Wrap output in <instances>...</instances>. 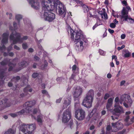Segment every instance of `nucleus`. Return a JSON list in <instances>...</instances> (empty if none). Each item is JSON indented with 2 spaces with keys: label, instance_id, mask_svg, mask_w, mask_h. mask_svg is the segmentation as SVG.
<instances>
[{
  "label": "nucleus",
  "instance_id": "f257e3e1",
  "mask_svg": "<svg viewBox=\"0 0 134 134\" xmlns=\"http://www.w3.org/2000/svg\"><path fill=\"white\" fill-rule=\"evenodd\" d=\"M58 3L55 1L53 5L52 0H41V4L44 13L43 18L45 20L51 21L55 18L54 14L51 11L57 8V3Z\"/></svg>",
  "mask_w": 134,
  "mask_h": 134
},
{
  "label": "nucleus",
  "instance_id": "f03ea898",
  "mask_svg": "<svg viewBox=\"0 0 134 134\" xmlns=\"http://www.w3.org/2000/svg\"><path fill=\"white\" fill-rule=\"evenodd\" d=\"M68 32L69 33H70L71 38L74 40L75 42H76L78 45L77 46L79 50L82 51L84 47L83 43L82 41L86 43L88 41L85 36L83 34L82 31L80 30H76L75 32L70 26H68Z\"/></svg>",
  "mask_w": 134,
  "mask_h": 134
},
{
  "label": "nucleus",
  "instance_id": "7ed1b4c3",
  "mask_svg": "<svg viewBox=\"0 0 134 134\" xmlns=\"http://www.w3.org/2000/svg\"><path fill=\"white\" fill-rule=\"evenodd\" d=\"M35 104L34 101L28 102H26L24 105V106L25 107V109H23L16 113L11 114L10 115L13 117H15L18 115H20L24 113L25 112L26 113H30L32 116V114H34L36 113H39L40 111L39 109H34L33 112L31 111V107L34 105Z\"/></svg>",
  "mask_w": 134,
  "mask_h": 134
},
{
  "label": "nucleus",
  "instance_id": "20e7f679",
  "mask_svg": "<svg viewBox=\"0 0 134 134\" xmlns=\"http://www.w3.org/2000/svg\"><path fill=\"white\" fill-rule=\"evenodd\" d=\"M114 102L115 103L114 107H116L119 105V103L121 104L123 103L124 106L127 108L131 106L132 102L130 96L127 94L122 95L119 101L118 97H116L115 99Z\"/></svg>",
  "mask_w": 134,
  "mask_h": 134
},
{
  "label": "nucleus",
  "instance_id": "39448f33",
  "mask_svg": "<svg viewBox=\"0 0 134 134\" xmlns=\"http://www.w3.org/2000/svg\"><path fill=\"white\" fill-rule=\"evenodd\" d=\"M35 129L34 124H23L20 126V130L25 134H33V131Z\"/></svg>",
  "mask_w": 134,
  "mask_h": 134
},
{
  "label": "nucleus",
  "instance_id": "423d86ee",
  "mask_svg": "<svg viewBox=\"0 0 134 134\" xmlns=\"http://www.w3.org/2000/svg\"><path fill=\"white\" fill-rule=\"evenodd\" d=\"M88 95L85 98L82 102L83 105L87 108L91 107L92 106L93 98V92L91 91L88 93Z\"/></svg>",
  "mask_w": 134,
  "mask_h": 134
},
{
  "label": "nucleus",
  "instance_id": "0eeeda50",
  "mask_svg": "<svg viewBox=\"0 0 134 134\" xmlns=\"http://www.w3.org/2000/svg\"><path fill=\"white\" fill-rule=\"evenodd\" d=\"M55 1H57L58 2V3H57V7L58 6V10L59 15L62 17L64 18L65 17L66 13L65 8L62 4L59 3V1L57 0H54L53 3Z\"/></svg>",
  "mask_w": 134,
  "mask_h": 134
},
{
  "label": "nucleus",
  "instance_id": "6e6552de",
  "mask_svg": "<svg viewBox=\"0 0 134 134\" xmlns=\"http://www.w3.org/2000/svg\"><path fill=\"white\" fill-rule=\"evenodd\" d=\"M20 36L19 34L16 33L15 31H14L13 34L10 35V38L11 40H13L14 44L17 42L20 43L22 41V39L20 38Z\"/></svg>",
  "mask_w": 134,
  "mask_h": 134
},
{
  "label": "nucleus",
  "instance_id": "1a4fd4ad",
  "mask_svg": "<svg viewBox=\"0 0 134 134\" xmlns=\"http://www.w3.org/2000/svg\"><path fill=\"white\" fill-rule=\"evenodd\" d=\"M75 117L79 120L81 121L83 120L85 117V111L81 109L77 110L76 111Z\"/></svg>",
  "mask_w": 134,
  "mask_h": 134
},
{
  "label": "nucleus",
  "instance_id": "9d476101",
  "mask_svg": "<svg viewBox=\"0 0 134 134\" xmlns=\"http://www.w3.org/2000/svg\"><path fill=\"white\" fill-rule=\"evenodd\" d=\"M131 10L129 6H127L125 8L124 7L121 13L122 18H123L125 20H127L129 18L128 12Z\"/></svg>",
  "mask_w": 134,
  "mask_h": 134
},
{
  "label": "nucleus",
  "instance_id": "9b49d317",
  "mask_svg": "<svg viewBox=\"0 0 134 134\" xmlns=\"http://www.w3.org/2000/svg\"><path fill=\"white\" fill-rule=\"evenodd\" d=\"M71 118V112L69 110H66L64 111L62 117V121L64 123L67 122Z\"/></svg>",
  "mask_w": 134,
  "mask_h": 134
},
{
  "label": "nucleus",
  "instance_id": "f8f14e48",
  "mask_svg": "<svg viewBox=\"0 0 134 134\" xmlns=\"http://www.w3.org/2000/svg\"><path fill=\"white\" fill-rule=\"evenodd\" d=\"M112 129H114L113 131L116 132L118 130L122 129L123 127V125L122 122L120 121H119L116 122L112 123Z\"/></svg>",
  "mask_w": 134,
  "mask_h": 134
},
{
  "label": "nucleus",
  "instance_id": "ddd939ff",
  "mask_svg": "<svg viewBox=\"0 0 134 134\" xmlns=\"http://www.w3.org/2000/svg\"><path fill=\"white\" fill-rule=\"evenodd\" d=\"M31 7L34 9L38 10L40 7V4L39 0H28Z\"/></svg>",
  "mask_w": 134,
  "mask_h": 134
},
{
  "label": "nucleus",
  "instance_id": "4468645a",
  "mask_svg": "<svg viewBox=\"0 0 134 134\" xmlns=\"http://www.w3.org/2000/svg\"><path fill=\"white\" fill-rule=\"evenodd\" d=\"M82 92V89L80 87L77 86L74 88L73 94L74 98H78Z\"/></svg>",
  "mask_w": 134,
  "mask_h": 134
},
{
  "label": "nucleus",
  "instance_id": "2eb2a0df",
  "mask_svg": "<svg viewBox=\"0 0 134 134\" xmlns=\"http://www.w3.org/2000/svg\"><path fill=\"white\" fill-rule=\"evenodd\" d=\"M115 108L113 110V114L114 112L118 114V115H119L120 114L124 113V111L123 108L120 106L119 105L116 107H114Z\"/></svg>",
  "mask_w": 134,
  "mask_h": 134
},
{
  "label": "nucleus",
  "instance_id": "dca6fc26",
  "mask_svg": "<svg viewBox=\"0 0 134 134\" xmlns=\"http://www.w3.org/2000/svg\"><path fill=\"white\" fill-rule=\"evenodd\" d=\"M71 97H70L69 98H66L65 100L64 103L63 108H67V106L69 105L71 103Z\"/></svg>",
  "mask_w": 134,
  "mask_h": 134
},
{
  "label": "nucleus",
  "instance_id": "f3484780",
  "mask_svg": "<svg viewBox=\"0 0 134 134\" xmlns=\"http://www.w3.org/2000/svg\"><path fill=\"white\" fill-rule=\"evenodd\" d=\"M8 33H5L3 35V38L2 40V42L3 43L7 42L8 40V36L9 35Z\"/></svg>",
  "mask_w": 134,
  "mask_h": 134
},
{
  "label": "nucleus",
  "instance_id": "a211bd4d",
  "mask_svg": "<svg viewBox=\"0 0 134 134\" xmlns=\"http://www.w3.org/2000/svg\"><path fill=\"white\" fill-rule=\"evenodd\" d=\"M131 54V53L127 50H123L122 55L125 58L129 57Z\"/></svg>",
  "mask_w": 134,
  "mask_h": 134
},
{
  "label": "nucleus",
  "instance_id": "6ab92c4d",
  "mask_svg": "<svg viewBox=\"0 0 134 134\" xmlns=\"http://www.w3.org/2000/svg\"><path fill=\"white\" fill-rule=\"evenodd\" d=\"M15 133V130L11 129H9L6 131L4 134H14Z\"/></svg>",
  "mask_w": 134,
  "mask_h": 134
},
{
  "label": "nucleus",
  "instance_id": "aec40b11",
  "mask_svg": "<svg viewBox=\"0 0 134 134\" xmlns=\"http://www.w3.org/2000/svg\"><path fill=\"white\" fill-rule=\"evenodd\" d=\"M42 116L41 114L39 115L37 117L36 120L39 124H41L42 122Z\"/></svg>",
  "mask_w": 134,
  "mask_h": 134
},
{
  "label": "nucleus",
  "instance_id": "412c9836",
  "mask_svg": "<svg viewBox=\"0 0 134 134\" xmlns=\"http://www.w3.org/2000/svg\"><path fill=\"white\" fill-rule=\"evenodd\" d=\"M112 104L107 103L106 105V108L108 111H110L111 112H113V110L112 109H110V107L112 106Z\"/></svg>",
  "mask_w": 134,
  "mask_h": 134
},
{
  "label": "nucleus",
  "instance_id": "4be33fe9",
  "mask_svg": "<svg viewBox=\"0 0 134 134\" xmlns=\"http://www.w3.org/2000/svg\"><path fill=\"white\" fill-rule=\"evenodd\" d=\"M24 91L25 92L28 91L30 92H31L32 91V89L29 86H28L25 88Z\"/></svg>",
  "mask_w": 134,
  "mask_h": 134
},
{
  "label": "nucleus",
  "instance_id": "5701e85b",
  "mask_svg": "<svg viewBox=\"0 0 134 134\" xmlns=\"http://www.w3.org/2000/svg\"><path fill=\"white\" fill-rule=\"evenodd\" d=\"M101 17L105 19H107L108 18L107 14L105 12H103L102 13H100Z\"/></svg>",
  "mask_w": 134,
  "mask_h": 134
},
{
  "label": "nucleus",
  "instance_id": "b1692460",
  "mask_svg": "<svg viewBox=\"0 0 134 134\" xmlns=\"http://www.w3.org/2000/svg\"><path fill=\"white\" fill-rule=\"evenodd\" d=\"M83 8L84 12H87L88 11L89 9L87 6L83 5Z\"/></svg>",
  "mask_w": 134,
  "mask_h": 134
},
{
  "label": "nucleus",
  "instance_id": "393cba45",
  "mask_svg": "<svg viewBox=\"0 0 134 134\" xmlns=\"http://www.w3.org/2000/svg\"><path fill=\"white\" fill-rule=\"evenodd\" d=\"M114 99V98H109L108 100L107 103L111 104L112 105L113 104V100Z\"/></svg>",
  "mask_w": 134,
  "mask_h": 134
},
{
  "label": "nucleus",
  "instance_id": "a878e982",
  "mask_svg": "<svg viewBox=\"0 0 134 134\" xmlns=\"http://www.w3.org/2000/svg\"><path fill=\"white\" fill-rule=\"evenodd\" d=\"M92 113L95 114H99L98 112L97 111V110L96 109H93L92 111Z\"/></svg>",
  "mask_w": 134,
  "mask_h": 134
},
{
  "label": "nucleus",
  "instance_id": "bb28decb",
  "mask_svg": "<svg viewBox=\"0 0 134 134\" xmlns=\"http://www.w3.org/2000/svg\"><path fill=\"white\" fill-rule=\"evenodd\" d=\"M25 62H23V63H20L19 64V66L20 67V68H20V69L22 68L23 67H24L25 66H24V64H25Z\"/></svg>",
  "mask_w": 134,
  "mask_h": 134
},
{
  "label": "nucleus",
  "instance_id": "cd10ccee",
  "mask_svg": "<svg viewBox=\"0 0 134 134\" xmlns=\"http://www.w3.org/2000/svg\"><path fill=\"white\" fill-rule=\"evenodd\" d=\"M110 96V95L108 93L106 94L104 96V98L106 100L108 99Z\"/></svg>",
  "mask_w": 134,
  "mask_h": 134
},
{
  "label": "nucleus",
  "instance_id": "c85d7f7f",
  "mask_svg": "<svg viewBox=\"0 0 134 134\" xmlns=\"http://www.w3.org/2000/svg\"><path fill=\"white\" fill-rule=\"evenodd\" d=\"M22 16L21 15L19 14L17 15H16V19L18 20H19L22 18Z\"/></svg>",
  "mask_w": 134,
  "mask_h": 134
},
{
  "label": "nucleus",
  "instance_id": "c756f323",
  "mask_svg": "<svg viewBox=\"0 0 134 134\" xmlns=\"http://www.w3.org/2000/svg\"><path fill=\"white\" fill-rule=\"evenodd\" d=\"M99 52L100 54L102 55H104L105 54V53L102 50H99Z\"/></svg>",
  "mask_w": 134,
  "mask_h": 134
},
{
  "label": "nucleus",
  "instance_id": "7c9ffc66",
  "mask_svg": "<svg viewBox=\"0 0 134 134\" xmlns=\"http://www.w3.org/2000/svg\"><path fill=\"white\" fill-rule=\"evenodd\" d=\"M110 26L112 28H114L116 26V24L113 23H111L110 24Z\"/></svg>",
  "mask_w": 134,
  "mask_h": 134
},
{
  "label": "nucleus",
  "instance_id": "2f4dec72",
  "mask_svg": "<svg viewBox=\"0 0 134 134\" xmlns=\"http://www.w3.org/2000/svg\"><path fill=\"white\" fill-rule=\"evenodd\" d=\"M129 19V22L131 23H134V19L131 18H129H129L128 19Z\"/></svg>",
  "mask_w": 134,
  "mask_h": 134
},
{
  "label": "nucleus",
  "instance_id": "473e14b6",
  "mask_svg": "<svg viewBox=\"0 0 134 134\" xmlns=\"http://www.w3.org/2000/svg\"><path fill=\"white\" fill-rule=\"evenodd\" d=\"M38 74L37 73L35 72L32 75V77L34 78H36L38 75Z\"/></svg>",
  "mask_w": 134,
  "mask_h": 134
},
{
  "label": "nucleus",
  "instance_id": "72a5a7b5",
  "mask_svg": "<svg viewBox=\"0 0 134 134\" xmlns=\"http://www.w3.org/2000/svg\"><path fill=\"white\" fill-rule=\"evenodd\" d=\"M125 47V46L124 45H122L121 47H118L117 48V49L118 51H119L124 48Z\"/></svg>",
  "mask_w": 134,
  "mask_h": 134
},
{
  "label": "nucleus",
  "instance_id": "f704fd0d",
  "mask_svg": "<svg viewBox=\"0 0 134 134\" xmlns=\"http://www.w3.org/2000/svg\"><path fill=\"white\" fill-rule=\"evenodd\" d=\"M47 62H45L44 65H42L41 66V69H43L45 68L47 66Z\"/></svg>",
  "mask_w": 134,
  "mask_h": 134
},
{
  "label": "nucleus",
  "instance_id": "c9c22d12",
  "mask_svg": "<svg viewBox=\"0 0 134 134\" xmlns=\"http://www.w3.org/2000/svg\"><path fill=\"white\" fill-rule=\"evenodd\" d=\"M22 46L23 48L24 49H26L27 47V45L26 43H23L22 45Z\"/></svg>",
  "mask_w": 134,
  "mask_h": 134
},
{
  "label": "nucleus",
  "instance_id": "e433bc0d",
  "mask_svg": "<svg viewBox=\"0 0 134 134\" xmlns=\"http://www.w3.org/2000/svg\"><path fill=\"white\" fill-rule=\"evenodd\" d=\"M101 24H100L99 23V24H98V22H97V23L93 27V30H94V29L96 28L97 26L98 25H101Z\"/></svg>",
  "mask_w": 134,
  "mask_h": 134
},
{
  "label": "nucleus",
  "instance_id": "4c0bfd02",
  "mask_svg": "<svg viewBox=\"0 0 134 134\" xmlns=\"http://www.w3.org/2000/svg\"><path fill=\"white\" fill-rule=\"evenodd\" d=\"M122 4H124V5L125 6H126V7L127 6V3L126 1L124 0V1H122Z\"/></svg>",
  "mask_w": 134,
  "mask_h": 134
},
{
  "label": "nucleus",
  "instance_id": "58836bf2",
  "mask_svg": "<svg viewBox=\"0 0 134 134\" xmlns=\"http://www.w3.org/2000/svg\"><path fill=\"white\" fill-rule=\"evenodd\" d=\"M112 60L114 59L116 61L117 59V57L115 55H113L112 56Z\"/></svg>",
  "mask_w": 134,
  "mask_h": 134
},
{
  "label": "nucleus",
  "instance_id": "ea45409f",
  "mask_svg": "<svg viewBox=\"0 0 134 134\" xmlns=\"http://www.w3.org/2000/svg\"><path fill=\"white\" fill-rule=\"evenodd\" d=\"M125 81L124 80H123L122 81L120 82V86H123L125 83Z\"/></svg>",
  "mask_w": 134,
  "mask_h": 134
},
{
  "label": "nucleus",
  "instance_id": "a19ab883",
  "mask_svg": "<svg viewBox=\"0 0 134 134\" xmlns=\"http://www.w3.org/2000/svg\"><path fill=\"white\" fill-rule=\"evenodd\" d=\"M42 93L44 94L47 95L48 94V93L45 90H43L42 91Z\"/></svg>",
  "mask_w": 134,
  "mask_h": 134
},
{
  "label": "nucleus",
  "instance_id": "79ce46f5",
  "mask_svg": "<svg viewBox=\"0 0 134 134\" xmlns=\"http://www.w3.org/2000/svg\"><path fill=\"white\" fill-rule=\"evenodd\" d=\"M76 65H74L72 67V70L75 71L76 68Z\"/></svg>",
  "mask_w": 134,
  "mask_h": 134
},
{
  "label": "nucleus",
  "instance_id": "37998d69",
  "mask_svg": "<svg viewBox=\"0 0 134 134\" xmlns=\"http://www.w3.org/2000/svg\"><path fill=\"white\" fill-rule=\"evenodd\" d=\"M79 105V102L78 101L77 103H76L75 104V108H77Z\"/></svg>",
  "mask_w": 134,
  "mask_h": 134
},
{
  "label": "nucleus",
  "instance_id": "c03bdc74",
  "mask_svg": "<svg viewBox=\"0 0 134 134\" xmlns=\"http://www.w3.org/2000/svg\"><path fill=\"white\" fill-rule=\"evenodd\" d=\"M126 37V35L125 34H122L121 36V38L122 39H124Z\"/></svg>",
  "mask_w": 134,
  "mask_h": 134
},
{
  "label": "nucleus",
  "instance_id": "a18cd8bd",
  "mask_svg": "<svg viewBox=\"0 0 134 134\" xmlns=\"http://www.w3.org/2000/svg\"><path fill=\"white\" fill-rule=\"evenodd\" d=\"M4 105H5L6 107H9L10 105V104L8 103H4Z\"/></svg>",
  "mask_w": 134,
  "mask_h": 134
},
{
  "label": "nucleus",
  "instance_id": "49530a36",
  "mask_svg": "<svg viewBox=\"0 0 134 134\" xmlns=\"http://www.w3.org/2000/svg\"><path fill=\"white\" fill-rule=\"evenodd\" d=\"M111 75L110 73H108L107 75V77L109 79L111 77Z\"/></svg>",
  "mask_w": 134,
  "mask_h": 134
},
{
  "label": "nucleus",
  "instance_id": "de8ad7c7",
  "mask_svg": "<svg viewBox=\"0 0 134 134\" xmlns=\"http://www.w3.org/2000/svg\"><path fill=\"white\" fill-rule=\"evenodd\" d=\"M109 32L111 34H112L114 32V31L113 30H111L110 29H109L108 30Z\"/></svg>",
  "mask_w": 134,
  "mask_h": 134
},
{
  "label": "nucleus",
  "instance_id": "09e8293b",
  "mask_svg": "<svg viewBox=\"0 0 134 134\" xmlns=\"http://www.w3.org/2000/svg\"><path fill=\"white\" fill-rule=\"evenodd\" d=\"M62 98H59L57 100L56 102L57 103H59L61 100Z\"/></svg>",
  "mask_w": 134,
  "mask_h": 134
},
{
  "label": "nucleus",
  "instance_id": "8fccbe9b",
  "mask_svg": "<svg viewBox=\"0 0 134 134\" xmlns=\"http://www.w3.org/2000/svg\"><path fill=\"white\" fill-rule=\"evenodd\" d=\"M106 113V111L105 110H103L101 112V114L102 115H104Z\"/></svg>",
  "mask_w": 134,
  "mask_h": 134
},
{
  "label": "nucleus",
  "instance_id": "3c124183",
  "mask_svg": "<svg viewBox=\"0 0 134 134\" xmlns=\"http://www.w3.org/2000/svg\"><path fill=\"white\" fill-rule=\"evenodd\" d=\"M129 119V115H127L126 117V118L125 119V121H127Z\"/></svg>",
  "mask_w": 134,
  "mask_h": 134
},
{
  "label": "nucleus",
  "instance_id": "603ef678",
  "mask_svg": "<svg viewBox=\"0 0 134 134\" xmlns=\"http://www.w3.org/2000/svg\"><path fill=\"white\" fill-rule=\"evenodd\" d=\"M113 22L115 24H118V21H117L116 19H115L114 20Z\"/></svg>",
  "mask_w": 134,
  "mask_h": 134
},
{
  "label": "nucleus",
  "instance_id": "864d4df0",
  "mask_svg": "<svg viewBox=\"0 0 134 134\" xmlns=\"http://www.w3.org/2000/svg\"><path fill=\"white\" fill-rule=\"evenodd\" d=\"M14 48L15 49H16L17 50H19V48L16 45L14 46Z\"/></svg>",
  "mask_w": 134,
  "mask_h": 134
},
{
  "label": "nucleus",
  "instance_id": "5fc2aeb1",
  "mask_svg": "<svg viewBox=\"0 0 134 134\" xmlns=\"http://www.w3.org/2000/svg\"><path fill=\"white\" fill-rule=\"evenodd\" d=\"M131 112L130 111H128L126 112L125 113V115H128L130 114Z\"/></svg>",
  "mask_w": 134,
  "mask_h": 134
},
{
  "label": "nucleus",
  "instance_id": "6e6d98bb",
  "mask_svg": "<svg viewBox=\"0 0 134 134\" xmlns=\"http://www.w3.org/2000/svg\"><path fill=\"white\" fill-rule=\"evenodd\" d=\"M94 128V125H92L90 127V129L92 130Z\"/></svg>",
  "mask_w": 134,
  "mask_h": 134
},
{
  "label": "nucleus",
  "instance_id": "4d7b16f0",
  "mask_svg": "<svg viewBox=\"0 0 134 134\" xmlns=\"http://www.w3.org/2000/svg\"><path fill=\"white\" fill-rule=\"evenodd\" d=\"M39 58L37 56H35L34 57L35 60H38L39 59Z\"/></svg>",
  "mask_w": 134,
  "mask_h": 134
},
{
  "label": "nucleus",
  "instance_id": "13d9d810",
  "mask_svg": "<svg viewBox=\"0 0 134 134\" xmlns=\"http://www.w3.org/2000/svg\"><path fill=\"white\" fill-rule=\"evenodd\" d=\"M28 51L30 52H32L33 51V49L32 48H30L28 49Z\"/></svg>",
  "mask_w": 134,
  "mask_h": 134
},
{
  "label": "nucleus",
  "instance_id": "bf43d9fd",
  "mask_svg": "<svg viewBox=\"0 0 134 134\" xmlns=\"http://www.w3.org/2000/svg\"><path fill=\"white\" fill-rule=\"evenodd\" d=\"M8 86L9 87H11L12 86V84L11 83L9 82L8 84Z\"/></svg>",
  "mask_w": 134,
  "mask_h": 134
},
{
  "label": "nucleus",
  "instance_id": "052dcab7",
  "mask_svg": "<svg viewBox=\"0 0 134 134\" xmlns=\"http://www.w3.org/2000/svg\"><path fill=\"white\" fill-rule=\"evenodd\" d=\"M107 35V33L106 32H105L103 35V37H104L106 36Z\"/></svg>",
  "mask_w": 134,
  "mask_h": 134
},
{
  "label": "nucleus",
  "instance_id": "680f3d73",
  "mask_svg": "<svg viewBox=\"0 0 134 134\" xmlns=\"http://www.w3.org/2000/svg\"><path fill=\"white\" fill-rule=\"evenodd\" d=\"M111 117L112 119L113 120H114L115 119H118L117 118H115V117H114L113 116H111Z\"/></svg>",
  "mask_w": 134,
  "mask_h": 134
},
{
  "label": "nucleus",
  "instance_id": "e2e57ef3",
  "mask_svg": "<svg viewBox=\"0 0 134 134\" xmlns=\"http://www.w3.org/2000/svg\"><path fill=\"white\" fill-rule=\"evenodd\" d=\"M42 86L43 88H45V85L44 84H42Z\"/></svg>",
  "mask_w": 134,
  "mask_h": 134
},
{
  "label": "nucleus",
  "instance_id": "0e129e2a",
  "mask_svg": "<svg viewBox=\"0 0 134 134\" xmlns=\"http://www.w3.org/2000/svg\"><path fill=\"white\" fill-rule=\"evenodd\" d=\"M111 66L112 67H114V64L113 62H112L111 63Z\"/></svg>",
  "mask_w": 134,
  "mask_h": 134
},
{
  "label": "nucleus",
  "instance_id": "69168bd1",
  "mask_svg": "<svg viewBox=\"0 0 134 134\" xmlns=\"http://www.w3.org/2000/svg\"><path fill=\"white\" fill-rule=\"evenodd\" d=\"M116 62V64L118 65H119V61H118L117 60L116 61H115Z\"/></svg>",
  "mask_w": 134,
  "mask_h": 134
},
{
  "label": "nucleus",
  "instance_id": "338daca9",
  "mask_svg": "<svg viewBox=\"0 0 134 134\" xmlns=\"http://www.w3.org/2000/svg\"><path fill=\"white\" fill-rule=\"evenodd\" d=\"M27 37L26 36H25L23 37L22 39H23V40H26L27 39Z\"/></svg>",
  "mask_w": 134,
  "mask_h": 134
},
{
  "label": "nucleus",
  "instance_id": "774afa93",
  "mask_svg": "<svg viewBox=\"0 0 134 134\" xmlns=\"http://www.w3.org/2000/svg\"><path fill=\"white\" fill-rule=\"evenodd\" d=\"M13 55V54L12 53H9V55L10 56H12Z\"/></svg>",
  "mask_w": 134,
  "mask_h": 134
}]
</instances>
